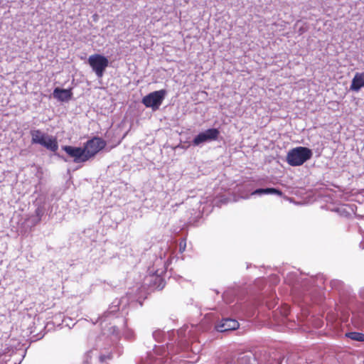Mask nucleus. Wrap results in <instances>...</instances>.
Returning a JSON list of instances; mask_svg holds the SVG:
<instances>
[{
    "label": "nucleus",
    "mask_w": 364,
    "mask_h": 364,
    "mask_svg": "<svg viewBox=\"0 0 364 364\" xmlns=\"http://www.w3.org/2000/svg\"><path fill=\"white\" fill-rule=\"evenodd\" d=\"M311 149L304 146H299L291 149L287 156V163L292 166L302 165L312 157Z\"/></svg>",
    "instance_id": "f257e3e1"
},
{
    "label": "nucleus",
    "mask_w": 364,
    "mask_h": 364,
    "mask_svg": "<svg viewBox=\"0 0 364 364\" xmlns=\"http://www.w3.org/2000/svg\"><path fill=\"white\" fill-rule=\"evenodd\" d=\"M88 63L98 77H102L109 65L108 59L100 54H94L88 58Z\"/></svg>",
    "instance_id": "f03ea898"
},
{
    "label": "nucleus",
    "mask_w": 364,
    "mask_h": 364,
    "mask_svg": "<svg viewBox=\"0 0 364 364\" xmlns=\"http://www.w3.org/2000/svg\"><path fill=\"white\" fill-rule=\"evenodd\" d=\"M166 90H160L152 92L142 99V103L146 107L151 108L154 111L157 110L162 104L166 95Z\"/></svg>",
    "instance_id": "7ed1b4c3"
},
{
    "label": "nucleus",
    "mask_w": 364,
    "mask_h": 364,
    "mask_svg": "<svg viewBox=\"0 0 364 364\" xmlns=\"http://www.w3.org/2000/svg\"><path fill=\"white\" fill-rule=\"evenodd\" d=\"M105 146V141L100 137H93L88 140L83 146L87 160L95 156Z\"/></svg>",
    "instance_id": "20e7f679"
},
{
    "label": "nucleus",
    "mask_w": 364,
    "mask_h": 364,
    "mask_svg": "<svg viewBox=\"0 0 364 364\" xmlns=\"http://www.w3.org/2000/svg\"><path fill=\"white\" fill-rule=\"evenodd\" d=\"M220 135V131L216 128L208 129L196 135L192 141L193 146H198L202 144L216 141Z\"/></svg>",
    "instance_id": "39448f33"
},
{
    "label": "nucleus",
    "mask_w": 364,
    "mask_h": 364,
    "mask_svg": "<svg viewBox=\"0 0 364 364\" xmlns=\"http://www.w3.org/2000/svg\"><path fill=\"white\" fill-rule=\"evenodd\" d=\"M62 149L73 159L75 163L78 164L88 161L83 147L63 146Z\"/></svg>",
    "instance_id": "423d86ee"
},
{
    "label": "nucleus",
    "mask_w": 364,
    "mask_h": 364,
    "mask_svg": "<svg viewBox=\"0 0 364 364\" xmlns=\"http://www.w3.org/2000/svg\"><path fill=\"white\" fill-rule=\"evenodd\" d=\"M282 354L276 350L271 353H264L259 358L260 364H281L282 360Z\"/></svg>",
    "instance_id": "0eeeda50"
},
{
    "label": "nucleus",
    "mask_w": 364,
    "mask_h": 364,
    "mask_svg": "<svg viewBox=\"0 0 364 364\" xmlns=\"http://www.w3.org/2000/svg\"><path fill=\"white\" fill-rule=\"evenodd\" d=\"M239 326V323L232 318H223L216 325L215 328L219 332H226L229 331L235 330Z\"/></svg>",
    "instance_id": "6e6552de"
},
{
    "label": "nucleus",
    "mask_w": 364,
    "mask_h": 364,
    "mask_svg": "<svg viewBox=\"0 0 364 364\" xmlns=\"http://www.w3.org/2000/svg\"><path fill=\"white\" fill-rule=\"evenodd\" d=\"M267 352L261 353L258 356L253 355L252 353H242L238 357L237 362H228L226 364H254L255 360L257 359L259 363V358L262 356ZM260 364V363H259Z\"/></svg>",
    "instance_id": "1a4fd4ad"
},
{
    "label": "nucleus",
    "mask_w": 364,
    "mask_h": 364,
    "mask_svg": "<svg viewBox=\"0 0 364 364\" xmlns=\"http://www.w3.org/2000/svg\"><path fill=\"white\" fill-rule=\"evenodd\" d=\"M53 97L61 102L70 100L73 97L71 89L55 88L53 92Z\"/></svg>",
    "instance_id": "9d476101"
},
{
    "label": "nucleus",
    "mask_w": 364,
    "mask_h": 364,
    "mask_svg": "<svg viewBox=\"0 0 364 364\" xmlns=\"http://www.w3.org/2000/svg\"><path fill=\"white\" fill-rule=\"evenodd\" d=\"M364 87V73H356L352 80L350 90L358 92Z\"/></svg>",
    "instance_id": "9b49d317"
},
{
    "label": "nucleus",
    "mask_w": 364,
    "mask_h": 364,
    "mask_svg": "<svg viewBox=\"0 0 364 364\" xmlns=\"http://www.w3.org/2000/svg\"><path fill=\"white\" fill-rule=\"evenodd\" d=\"M41 146L52 151H55L58 149V144L56 139L52 136H49L48 134L46 136V139L43 141Z\"/></svg>",
    "instance_id": "f8f14e48"
},
{
    "label": "nucleus",
    "mask_w": 364,
    "mask_h": 364,
    "mask_svg": "<svg viewBox=\"0 0 364 364\" xmlns=\"http://www.w3.org/2000/svg\"><path fill=\"white\" fill-rule=\"evenodd\" d=\"M32 144H42L48 134L43 133L40 129H33L31 131Z\"/></svg>",
    "instance_id": "ddd939ff"
},
{
    "label": "nucleus",
    "mask_w": 364,
    "mask_h": 364,
    "mask_svg": "<svg viewBox=\"0 0 364 364\" xmlns=\"http://www.w3.org/2000/svg\"><path fill=\"white\" fill-rule=\"evenodd\" d=\"M263 194H275L281 196L282 195V192L280 190L274 188H258L252 193V195L262 196Z\"/></svg>",
    "instance_id": "4468645a"
},
{
    "label": "nucleus",
    "mask_w": 364,
    "mask_h": 364,
    "mask_svg": "<svg viewBox=\"0 0 364 364\" xmlns=\"http://www.w3.org/2000/svg\"><path fill=\"white\" fill-rule=\"evenodd\" d=\"M346 336L353 341L364 342V334L359 332H349Z\"/></svg>",
    "instance_id": "2eb2a0df"
},
{
    "label": "nucleus",
    "mask_w": 364,
    "mask_h": 364,
    "mask_svg": "<svg viewBox=\"0 0 364 364\" xmlns=\"http://www.w3.org/2000/svg\"><path fill=\"white\" fill-rule=\"evenodd\" d=\"M35 213H36V216L38 217V221H39L41 220V217L44 213L43 208H36Z\"/></svg>",
    "instance_id": "dca6fc26"
},
{
    "label": "nucleus",
    "mask_w": 364,
    "mask_h": 364,
    "mask_svg": "<svg viewBox=\"0 0 364 364\" xmlns=\"http://www.w3.org/2000/svg\"><path fill=\"white\" fill-rule=\"evenodd\" d=\"M186 240H183L182 241L180 242V244H179V252L181 253L183 252L186 250Z\"/></svg>",
    "instance_id": "f3484780"
},
{
    "label": "nucleus",
    "mask_w": 364,
    "mask_h": 364,
    "mask_svg": "<svg viewBox=\"0 0 364 364\" xmlns=\"http://www.w3.org/2000/svg\"><path fill=\"white\" fill-rule=\"evenodd\" d=\"M341 282L338 280H333L331 282V286L332 287V288L338 289L341 287Z\"/></svg>",
    "instance_id": "a211bd4d"
},
{
    "label": "nucleus",
    "mask_w": 364,
    "mask_h": 364,
    "mask_svg": "<svg viewBox=\"0 0 364 364\" xmlns=\"http://www.w3.org/2000/svg\"><path fill=\"white\" fill-rule=\"evenodd\" d=\"M360 247L363 250L364 249V241L360 242Z\"/></svg>",
    "instance_id": "6ab92c4d"
}]
</instances>
